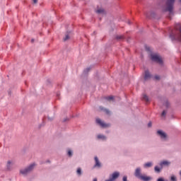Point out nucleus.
<instances>
[{"label": "nucleus", "instance_id": "nucleus-23", "mask_svg": "<svg viewBox=\"0 0 181 181\" xmlns=\"http://www.w3.org/2000/svg\"><path fill=\"white\" fill-rule=\"evenodd\" d=\"M170 180L171 181H177V180L176 179V176H175V175H172L170 177Z\"/></svg>", "mask_w": 181, "mask_h": 181}, {"label": "nucleus", "instance_id": "nucleus-31", "mask_svg": "<svg viewBox=\"0 0 181 181\" xmlns=\"http://www.w3.org/2000/svg\"><path fill=\"white\" fill-rule=\"evenodd\" d=\"M34 4H37V0H33Z\"/></svg>", "mask_w": 181, "mask_h": 181}, {"label": "nucleus", "instance_id": "nucleus-29", "mask_svg": "<svg viewBox=\"0 0 181 181\" xmlns=\"http://www.w3.org/2000/svg\"><path fill=\"white\" fill-rule=\"evenodd\" d=\"M157 181H165V179H163V177H160L157 180Z\"/></svg>", "mask_w": 181, "mask_h": 181}, {"label": "nucleus", "instance_id": "nucleus-6", "mask_svg": "<svg viewBox=\"0 0 181 181\" xmlns=\"http://www.w3.org/2000/svg\"><path fill=\"white\" fill-rule=\"evenodd\" d=\"M161 169H163V166H169L170 165V161L163 160L159 163Z\"/></svg>", "mask_w": 181, "mask_h": 181}, {"label": "nucleus", "instance_id": "nucleus-33", "mask_svg": "<svg viewBox=\"0 0 181 181\" xmlns=\"http://www.w3.org/2000/svg\"><path fill=\"white\" fill-rule=\"evenodd\" d=\"M68 119H67V118H66V119H64V122H66V121H67Z\"/></svg>", "mask_w": 181, "mask_h": 181}, {"label": "nucleus", "instance_id": "nucleus-24", "mask_svg": "<svg viewBox=\"0 0 181 181\" xmlns=\"http://www.w3.org/2000/svg\"><path fill=\"white\" fill-rule=\"evenodd\" d=\"M164 105L165 107H166V108H169V105H170L169 102L166 101L165 103H164Z\"/></svg>", "mask_w": 181, "mask_h": 181}, {"label": "nucleus", "instance_id": "nucleus-9", "mask_svg": "<svg viewBox=\"0 0 181 181\" xmlns=\"http://www.w3.org/2000/svg\"><path fill=\"white\" fill-rule=\"evenodd\" d=\"M96 122H97V124L100 125V127H102V128H105V127H107V124L103 122V121H101V119H97Z\"/></svg>", "mask_w": 181, "mask_h": 181}, {"label": "nucleus", "instance_id": "nucleus-14", "mask_svg": "<svg viewBox=\"0 0 181 181\" xmlns=\"http://www.w3.org/2000/svg\"><path fill=\"white\" fill-rule=\"evenodd\" d=\"M154 170L155 172H156V173H160L161 170H162V167H158V165H156L154 167Z\"/></svg>", "mask_w": 181, "mask_h": 181}, {"label": "nucleus", "instance_id": "nucleus-2", "mask_svg": "<svg viewBox=\"0 0 181 181\" xmlns=\"http://www.w3.org/2000/svg\"><path fill=\"white\" fill-rule=\"evenodd\" d=\"M35 166H36V164L33 163L30 164L29 166H28L27 168L24 169H21L20 170V173H21V175H23L24 176H26L28 173H30L33 170V169L35 168Z\"/></svg>", "mask_w": 181, "mask_h": 181}, {"label": "nucleus", "instance_id": "nucleus-7", "mask_svg": "<svg viewBox=\"0 0 181 181\" xmlns=\"http://www.w3.org/2000/svg\"><path fill=\"white\" fill-rule=\"evenodd\" d=\"M157 134L159 135L160 138H161L162 139H166L167 136L165 132H162L161 130H158L157 132Z\"/></svg>", "mask_w": 181, "mask_h": 181}, {"label": "nucleus", "instance_id": "nucleus-37", "mask_svg": "<svg viewBox=\"0 0 181 181\" xmlns=\"http://www.w3.org/2000/svg\"><path fill=\"white\" fill-rule=\"evenodd\" d=\"M57 97H59V95H60V94L57 93Z\"/></svg>", "mask_w": 181, "mask_h": 181}, {"label": "nucleus", "instance_id": "nucleus-10", "mask_svg": "<svg viewBox=\"0 0 181 181\" xmlns=\"http://www.w3.org/2000/svg\"><path fill=\"white\" fill-rule=\"evenodd\" d=\"M151 76L149 71H145L144 80H149V78H151Z\"/></svg>", "mask_w": 181, "mask_h": 181}, {"label": "nucleus", "instance_id": "nucleus-22", "mask_svg": "<svg viewBox=\"0 0 181 181\" xmlns=\"http://www.w3.org/2000/svg\"><path fill=\"white\" fill-rule=\"evenodd\" d=\"M69 39H70V36L69 35V34H67L64 38V42H66V40H69Z\"/></svg>", "mask_w": 181, "mask_h": 181}, {"label": "nucleus", "instance_id": "nucleus-17", "mask_svg": "<svg viewBox=\"0 0 181 181\" xmlns=\"http://www.w3.org/2000/svg\"><path fill=\"white\" fill-rule=\"evenodd\" d=\"M76 173L78 176H80L81 175H82V172H81V168H78L77 170H76Z\"/></svg>", "mask_w": 181, "mask_h": 181}, {"label": "nucleus", "instance_id": "nucleus-19", "mask_svg": "<svg viewBox=\"0 0 181 181\" xmlns=\"http://www.w3.org/2000/svg\"><path fill=\"white\" fill-rule=\"evenodd\" d=\"M96 13H104V9L100 8L96 11Z\"/></svg>", "mask_w": 181, "mask_h": 181}, {"label": "nucleus", "instance_id": "nucleus-34", "mask_svg": "<svg viewBox=\"0 0 181 181\" xmlns=\"http://www.w3.org/2000/svg\"><path fill=\"white\" fill-rule=\"evenodd\" d=\"M128 25H131V21H128Z\"/></svg>", "mask_w": 181, "mask_h": 181}, {"label": "nucleus", "instance_id": "nucleus-5", "mask_svg": "<svg viewBox=\"0 0 181 181\" xmlns=\"http://www.w3.org/2000/svg\"><path fill=\"white\" fill-rule=\"evenodd\" d=\"M134 176L137 177V179H141V177H142L143 175L141 173V168H136L134 172Z\"/></svg>", "mask_w": 181, "mask_h": 181}, {"label": "nucleus", "instance_id": "nucleus-25", "mask_svg": "<svg viewBox=\"0 0 181 181\" xmlns=\"http://www.w3.org/2000/svg\"><path fill=\"white\" fill-rule=\"evenodd\" d=\"M68 156H70V157L73 156V151L69 150V151H68Z\"/></svg>", "mask_w": 181, "mask_h": 181}, {"label": "nucleus", "instance_id": "nucleus-38", "mask_svg": "<svg viewBox=\"0 0 181 181\" xmlns=\"http://www.w3.org/2000/svg\"><path fill=\"white\" fill-rule=\"evenodd\" d=\"M8 94L11 95V92H8Z\"/></svg>", "mask_w": 181, "mask_h": 181}, {"label": "nucleus", "instance_id": "nucleus-13", "mask_svg": "<svg viewBox=\"0 0 181 181\" xmlns=\"http://www.w3.org/2000/svg\"><path fill=\"white\" fill-rule=\"evenodd\" d=\"M6 169H7V170H11V169H12V162L11 160H8L7 162Z\"/></svg>", "mask_w": 181, "mask_h": 181}, {"label": "nucleus", "instance_id": "nucleus-15", "mask_svg": "<svg viewBox=\"0 0 181 181\" xmlns=\"http://www.w3.org/2000/svg\"><path fill=\"white\" fill-rule=\"evenodd\" d=\"M97 138L98 139H103V141H105V139H107V137H105V136L102 134H98Z\"/></svg>", "mask_w": 181, "mask_h": 181}, {"label": "nucleus", "instance_id": "nucleus-4", "mask_svg": "<svg viewBox=\"0 0 181 181\" xmlns=\"http://www.w3.org/2000/svg\"><path fill=\"white\" fill-rule=\"evenodd\" d=\"M118 177H119V173L118 172H114L111 175H110L109 179L105 181H115Z\"/></svg>", "mask_w": 181, "mask_h": 181}, {"label": "nucleus", "instance_id": "nucleus-21", "mask_svg": "<svg viewBox=\"0 0 181 181\" xmlns=\"http://www.w3.org/2000/svg\"><path fill=\"white\" fill-rule=\"evenodd\" d=\"M90 70H91V68H86V69H84L83 71L84 74H87V73H88Z\"/></svg>", "mask_w": 181, "mask_h": 181}, {"label": "nucleus", "instance_id": "nucleus-16", "mask_svg": "<svg viewBox=\"0 0 181 181\" xmlns=\"http://www.w3.org/2000/svg\"><path fill=\"white\" fill-rule=\"evenodd\" d=\"M143 100L146 101V103H149V98L146 94L143 95Z\"/></svg>", "mask_w": 181, "mask_h": 181}, {"label": "nucleus", "instance_id": "nucleus-28", "mask_svg": "<svg viewBox=\"0 0 181 181\" xmlns=\"http://www.w3.org/2000/svg\"><path fill=\"white\" fill-rule=\"evenodd\" d=\"M104 112L106 113V114H110V110H107V109H105L104 110Z\"/></svg>", "mask_w": 181, "mask_h": 181}, {"label": "nucleus", "instance_id": "nucleus-30", "mask_svg": "<svg viewBox=\"0 0 181 181\" xmlns=\"http://www.w3.org/2000/svg\"><path fill=\"white\" fill-rule=\"evenodd\" d=\"M148 128H151V127H152V122H148Z\"/></svg>", "mask_w": 181, "mask_h": 181}, {"label": "nucleus", "instance_id": "nucleus-35", "mask_svg": "<svg viewBox=\"0 0 181 181\" xmlns=\"http://www.w3.org/2000/svg\"><path fill=\"white\" fill-rule=\"evenodd\" d=\"M93 181H98L97 178H94Z\"/></svg>", "mask_w": 181, "mask_h": 181}, {"label": "nucleus", "instance_id": "nucleus-1", "mask_svg": "<svg viewBox=\"0 0 181 181\" xmlns=\"http://www.w3.org/2000/svg\"><path fill=\"white\" fill-rule=\"evenodd\" d=\"M175 1L176 0H167L165 2L166 8L165 12H169V13H173V6L175 5Z\"/></svg>", "mask_w": 181, "mask_h": 181}, {"label": "nucleus", "instance_id": "nucleus-39", "mask_svg": "<svg viewBox=\"0 0 181 181\" xmlns=\"http://www.w3.org/2000/svg\"><path fill=\"white\" fill-rule=\"evenodd\" d=\"M47 162H50L49 160H47Z\"/></svg>", "mask_w": 181, "mask_h": 181}, {"label": "nucleus", "instance_id": "nucleus-20", "mask_svg": "<svg viewBox=\"0 0 181 181\" xmlns=\"http://www.w3.org/2000/svg\"><path fill=\"white\" fill-rule=\"evenodd\" d=\"M116 39H117V40H121L124 39V36L117 35V36H116Z\"/></svg>", "mask_w": 181, "mask_h": 181}, {"label": "nucleus", "instance_id": "nucleus-3", "mask_svg": "<svg viewBox=\"0 0 181 181\" xmlns=\"http://www.w3.org/2000/svg\"><path fill=\"white\" fill-rule=\"evenodd\" d=\"M151 60L153 62H155L156 63H158L159 64H163V61L162 60V58L156 54H151Z\"/></svg>", "mask_w": 181, "mask_h": 181}, {"label": "nucleus", "instance_id": "nucleus-18", "mask_svg": "<svg viewBox=\"0 0 181 181\" xmlns=\"http://www.w3.org/2000/svg\"><path fill=\"white\" fill-rule=\"evenodd\" d=\"M107 101H111V100H114V96H107L105 98Z\"/></svg>", "mask_w": 181, "mask_h": 181}, {"label": "nucleus", "instance_id": "nucleus-8", "mask_svg": "<svg viewBox=\"0 0 181 181\" xmlns=\"http://www.w3.org/2000/svg\"><path fill=\"white\" fill-rule=\"evenodd\" d=\"M95 165L94 168H101V163H100V160H98V157L95 156Z\"/></svg>", "mask_w": 181, "mask_h": 181}, {"label": "nucleus", "instance_id": "nucleus-32", "mask_svg": "<svg viewBox=\"0 0 181 181\" xmlns=\"http://www.w3.org/2000/svg\"><path fill=\"white\" fill-rule=\"evenodd\" d=\"M48 119H49V121H52V120H53V118L48 117Z\"/></svg>", "mask_w": 181, "mask_h": 181}, {"label": "nucleus", "instance_id": "nucleus-12", "mask_svg": "<svg viewBox=\"0 0 181 181\" xmlns=\"http://www.w3.org/2000/svg\"><path fill=\"white\" fill-rule=\"evenodd\" d=\"M140 179H141V180H144V181H149V180H152V177L143 175V176H141V177Z\"/></svg>", "mask_w": 181, "mask_h": 181}, {"label": "nucleus", "instance_id": "nucleus-27", "mask_svg": "<svg viewBox=\"0 0 181 181\" xmlns=\"http://www.w3.org/2000/svg\"><path fill=\"white\" fill-rule=\"evenodd\" d=\"M154 78H155L156 80H160V76H154Z\"/></svg>", "mask_w": 181, "mask_h": 181}, {"label": "nucleus", "instance_id": "nucleus-11", "mask_svg": "<svg viewBox=\"0 0 181 181\" xmlns=\"http://www.w3.org/2000/svg\"><path fill=\"white\" fill-rule=\"evenodd\" d=\"M153 163L152 162H148L144 164V168L146 169L147 168H152Z\"/></svg>", "mask_w": 181, "mask_h": 181}, {"label": "nucleus", "instance_id": "nucleus-26", "mask_svg": "<svg viewBox=\"0 0 181 181\" xmlns=\"http://www.w3.org/2000/svg\"><path fill=\"white\" fill-rule=\"evenodd\" d=\"M161 117H166V112L165 110H163L161 113Z\"/></svg>", "mask_w": 181, "mask_h": 181}, {"label": "nucleus", "instance_id": "nucleus-36", "mask_svg": "<svg viewBox=\"0 0 181 181\" xmlns=\"http://www.w3.org/2000/svg\"><path fill=\"white\" fill-rule=\"evenodd\" d=\"M31 42L33 43V42H35V40H34V39H32V40H31Z\"/></svg>", "mask_w": 181, "mask_h": 181}]
</instances>
